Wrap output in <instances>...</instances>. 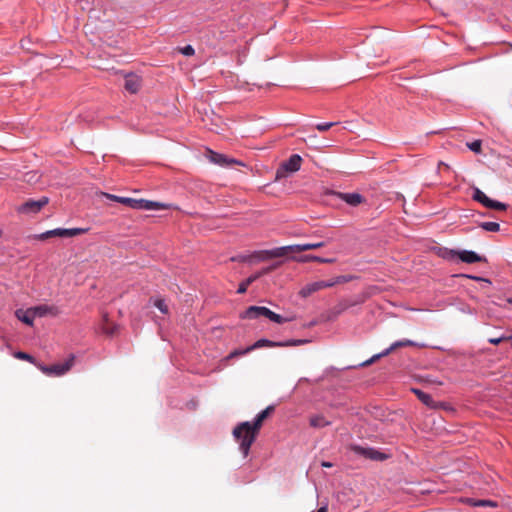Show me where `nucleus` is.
<instances>
[{
  "mask_svg": "<svg viewBox=\"0 0 512 512\" xmlns=\"http://www.w3.org/2000/svg\"><path fill=\"white\" fill-rule=\"evenodd\" d=\"M131 192L137 193V192H141V190L138 188H133V189H131Z\"/></svg>",
  "mask_w": 512,
  "mask_h": 512,
  "instance_id": "obj_45",
  "label": "nucleus"
},
{
  "mask_svg": "<svg viewBox=\"0 0 512 512\" xmlns=\"http://www.w3.org/2000/svg\"><path fill=\"white\" fill-rule=\"evenodd\" d=\"M458 258L465 263H476L481 262L483 259L480 255H478L476 252L471 250H462L458 253Z\"/></svg>",
  "mask_w": 512,
  "mask_h": 512,
  "instance_id": "obj_15",
  "label": "nucleus"
},
{
  "mask_svg": "<svg viewBox=\"0 0 512 512\" xmlns=\"http://www.w3.org/2000/svg\"><path fill=\"white\" fill-rule=\"evenodd\" d=\"M267 318L275 323H278V324H282V323L290 322V321L294 320V317H283L279 314H276L275 312H273L271 310H270Z\"/></svg>",
  "mask_w": 512,
  "mask_h": 512,
  "instance_id": "obj_24",
  "label": "nucleus"
},
{
  "mask_svg": "<svg viewBox=\"0 0 512 512\" xmlns=\"http://www.w3.org/2000/svg\"><path fill=\"white\" fill-rule=\"evenodd\" d=\"M318 247H320V243L289 245L278 247L271 250L255 251L252 254H250V258H252V262H260L273 258L284 257L287 256L289 253H299L305 250L315 249Z\"/></svg>",
  "mask_w": 512,
  "mask_h": 512,
  "instance_id": "obj_1",
  "label": "nucleus"
},
{
  "mask_svg": "<svg viewBox=\"0 0 512 512\" xmlns=\"http://www.w3.org/2000/svg\"><path fill=\"white\" fill-rule=\"evenodd\" d=\"M297 260L300 261V262H307L309 260H319V258L318 257L303 256V257L298 258Z\"/></svg>",
  "mask_w": 512,
  "mask_h": 512,
  "instance_id": "obj_41",
  "label": "nucleus"
},
{
  "mask_svg": "<svg viewBox=\"0 0 512 512\" xmlns=\"http://www.w3.org/2000/svg\"><path fill=\"white\" fill-rule=\"evenodd\" d=\"M302 340H293V341H287V342H273L267 339H260L256 341L253 345L250 346V349L253 351L258 348L262 347H285V346H291V345H299L303 343Z\"/></svg>",
  "mask_w": 512,
  "mask_h": 512,
  "instance_id": "obj_11",
  "label": "nucleus"
},
{
  "mask_svg": "<svg viewBox=\"0 0 512 512\" xmlns=\"http://www.w3.org/2000/svg\"><path fill=\"white\" fill-rule=\"evenodd\" d=\"M337 125V123L328 122V123H322V134L327 132L331 127Z\"/></svg>",
  "mask_w": 512,
  "mask_h": 512,
  "instance_id": "obj_40",
  "label": "nucleus"
},
{
  "mask_svg": "<svg viewBox=\"0 0 512 512\" xmlns=\"http://www.w3.org/2000/svg\"><path fill=\"white\" fill-rule=\"evenodd\" d=\"M302 157L299 154H292L288 159L284 160L276 171V178L287 177L297 172L301 168Z\"/></svg>",
  "mask_w": 512,
  "mask_h": 512,
  "instance_id": "obj_3",
  "label": "nucleus"
},
{
  "mask_svg": "<svg viewBox=\"0 0 512 512\" xmlns=\"http://www.w3.org/2000/svg\"><path fill=\"white\" fill-rule=\"evenodd\" d=\"M360 453L366 458L376 461H383L387 458V455L374 448H360Z\"/></svg>",
  "mask_w": 512,
  "mask_h": 512,
  "instance_id": "obj_16",
  "label": "nucleus"
},
{
  "mask_svg": "<svg viewBox=\"0 0 512 512\" xmlns=\"http://www.w3.org/2000/svg\"><path fill=\"white\" fill-rule=\"evenodd\" d=\"M258 434L259 432L254 431V428L248 421L242 422L234 428L233 436L239 443V449L243 453L244 457L248 455L250 447L256 440Z\"/></svg>",
  "mask_w": 512,
  "mask_h": 512,
  "instance_id": "obj_2",
  "label": "nucleus"
},
{
  "mask_svg": "<svg viewBox=\"0 0 512 512\" xmlns=\"http://www.w3.org/2000/svg\"><path fill=\"white\" fill-rule=\"evenodd\" d=\"M270 309L264 306H250L246 309V311L241 315L242 318L247 319H256L261 316L268 317Z\"/></svg>",
  "mask_w": 512,
  "mask_h": 512,
  "instance_id": "obj_12",
  "label": "nucleus"
},
{
  "mask_svg": "<svg viewBox=\"0 0 512 512\" xmlns=\"http://www.w3.org/2000/svg\"><path fill=\"white\" fill-rule=\"evenodd\" d=\"M507 338H508V339H512V335H511V336H509V337H507Z\"/></svg>",
  "mask_w": 512,
  "mask_h": 512,
  "instance_id": "obj_53",
  "label": "nucleus"
},
{
  "mask_svg": "<svg viewBox=\"0 0 512 512\" xmlns=\"http://www.w3.org/2000/svg\"><path fill=\"white\" fill-rule=\"evenodd\" d=\"M206 157L209 160V162L223 168H232L234 165H244L243 162L240 160L228 157L227 155L215 152L211 149H207Z\"/></svg>",
  "mask_w": 512,
  "mask_h": 512,
  "instance_id": "obj_6",
  "label": "nucleus"
},
{
  "mask_svg": "<svg viewBox=\"0 0 512 512\" xmlns=\"http://www.w3.org/2000/svg\"><path fill=\"white\" fill-rule=\"evenodd\" d=\"M107 199L111 200V201H116V202H119L123 205H126L127 204V201L130 197H119L117 196L116 194H103Z\"/></svg>",
  "mask_w": 512,
  "mask_h": 512,
  "instance_id": "obj_29",
  "label": "nucleus"
},
{
  "mask_svg": "<svg viewBox=\"0 0 512 512\" xmlns=\"http://www.w3.org/2000/svg\"><path fill=\"white\" fill-rule=\"evenodd\" d=\"M95 192L101 193L102 191L99 188H97Z\"/></svg>",
  "mask_w": 512,
  "mask_h": 512,
  "instance_id": "obj_51",
  "label": "nucleus"
},
{
  "mask_svg": "<svg viewBox=\"0 0 512 512\" xmlns=\"http://www.w3.org/2000/svg\"><path fill=\"white\" fill-rule=\"evenodd\" d=\"M504 340H508V338L505 337V336H501V337H498V338H490L489 339V343L494 344V345H498V344H500Z\"/></svg>",
  "mask_w": 512,
  "mask_h": 512,
  "instance_id": "obj_38",
  "label": "nucleus"
},
{
  "mask_svg": "<svg viewBox=\"0 0 512 512\" xmlns=\"http://www.w3.org/2000/svg\"><path fill=\"white\" fill-rule=\"evenodd\" d=\"M468 503L471 506L479 507V506H496V504L491 500H475V499H468Z\"/></svg>",
  "mask_w": 512,
  "mask_h": 512,
  "instance_id": "obj_26",
  "label": "nucleus"
},
{
  "mask_svg": "<svg viewBox=\"0 0 512 512\" xmlns=\"http://www.w3.org/2000/svg\"><path fill=\"white\" fill-rule=\"evenodd\" d=\"M315 512H320V509H318V510H317V511H315Z\"/></svg>",
  "mask_w": 512,
  "mask_h": 512,
  "instance_id": "obj_54",
  "label": "nucleus"
},
{
  "mask_svg": "<svg viewBox=\"0 0 512 512\" xmlns=\"http://www.w3.org/2000/svg\"><path fill=\"white\" fill-rule=\"evenodd\" d=\"M15 315L16 317L22 321L23 323L29 325V326H32L33 325V321L35 319V315L33 313V310L32 308H29L27 310H23V309H18L16 312H15Z\"/></svg>",
  "mask_w": 512,
  "mask_h": 512,
  "instance_id": "obj_17",
  "label": "nucleus"
},
{
  "mask_svg": "<svg viewBox=\"0 0 512 512\" xmlns=\"http://www.w3.org/2000/svg\"><path fill=\"white\" fill-rule=\"evenodd\" d=\"M329 424H330L329 422H324V421L322 420L321 427L323 428L324 426L329 425Z\"/></svg>",
  "mask_w": 512,
  "mask_h": 512,
  "instance_id": "obj_47",
  "label": "nucleus"
},
{
  "mask_svg": "<svg viewBox=\"0 0 512 512\" xmlns=\"http://www.w3.org/2000/svg\"><path fill=\"white\" fill-rule=\"evenodd\" d=\"M101 329H102L103 333H105L107 335H113L117 330L116 325H114L113 323H111L109 321L107 314L103 315V323H102Z\"/></svg>",
  "mask_w": 512,
  "mask_h": 512,
  "instance_id": "obj_22",
  "label": "nucleus"
},
{
  "mask_svg": "<svg viewBox=\"0 0 512 512\" xmlns=\"http://www.w3.org/2000/svg\"><path fill=\"white\" fill-rule=\"evenodd\" d=\"M86 232H87V229H85V228H72V229L57 228V229L46 231L41 234L34 235L33 238L44 241L51 237H74L77 235L84 234Z\"/></svg>",
  "mask_w": 512,
  "mask_h": 512,
  "instance_id": "obj_5",
  "label": "nucleus"
},
{
  "mask_svg": "<svg viewBox=\"0 0 512 512\" xmlns=\"http://www.w3.org/2000/svg\"><path fill=\"white\" fill-rule=\"evenodd\" d=\"M316 129L320 130V124H316Z\"/></svg>",
  "mask_w": 512,
  "mask_h": 512,
  "instance_id": "obj_49",
  "label": "nucleus"
},
{
  "mask_svg": "<svg viewBox=\"0 0 512 512\" xmlns=\"http://www.w3.org/2000/svg\"><path fill=\"white\" fill-rule=\"evenodd\" d=\"M465 277H467L469 279H472V280H475V281H482V282H486L488 284H491V281L489 279L483 278V277H480V276L465 275Z\"/></svg>",
  "mask_w": 512,
  "mask_h": 512,
  "instance_id": "obj_37",
  "label": "nucleus"
},
{
  "mask_svg": "<svg viewBox=\"0 0 512 512\" xmlns=\"http://www.w3.org/2000/svg\"><path fill=\"white\" fill-rule=\"evenodd\" d=\"M342 280H344L343 277H337V279L335 281H322L321 285H322V288L323 287H332L335 283H338Z\"/></svg>",
  "mask_w": 512,
  "mask_h": 512,
  "instance_id": "obj_36",
  "label": "nucleus"
},
{
  "mask_svg": "<svg viewBox=\"0 0 512 512\" xmlns=\"http://www.w3.org/2000/svg\"><path fill=\"white\" fill-rule=\"evenodd\" d=\"M331 466H332L331 463L322 461V467H331Z\"/></svg>",
  "mask_w": 512,
  "mask_h": 512,
  "instance_id": "obj_43",
  "label": "nucleus"
},
{
  "mask_svg": "<svg viewBox=\"0 0 512 512\" xmlns=\"http://www.w3.org/2000/svg\"><path fill=\"white\" fill-rule=\"evenodd\" d=\"M126 206L139 210H162L173 207V205L169 203L134 198H129Z\"/></svg>",
  "mask_w": 512,
  "mask_h": 512,
  "instance_id": "obj_4",
  "label": "nucleus"
},
{
  "mask_svg": "<svg viewBox=\"0 0 512 512\" xmlns=\"http://www.w3.org/2000/svg\"><path fill=\"white\" fill-rule=\"evenodd\" d=\"M319 289H320V283L319 282L310 283V284H307L305 287H303L299 291V295L301 297H303V298H307L311 294L317 292Z\"/></svg>",
  "mask_w": 512,
  "mask_h": 512,
  "instance_id": "obj_21",
  "label": "nucleus"
},
{
  "mask_svg": "<svg viewBox=\"0 0 512 512\" xmlns=\"http://www.w3.org/2000/svg\"><path fill=\"white\" fill-rule=\"evenodd\" d=\"M413 345H415V343L411 340L395 341L394 343H392L390 345V347L386 348L385 350H383L382 352H380L378 354L373 355L370 359L363 361L362 363L358 364L356 367L368 366V365L374 363L376 360H378L384 356H387L388 354H390L392 351H394L395 349H397L399 347L413 346Z\"/></svg>",
  "mask_w": 512,
  "mask_h": 512,
  "instance_id": "obj_8",
  "label": "nucleus"
},
{
  "mask_svg": "<svg viewBox=\"0 0 512 512\" xmlns=\"http://www.w3.org/2000/svg\"><path fill=\"white\" fill-rule=\"evenodd\" d=\"M33 313L36 317H43L46 315L56 316L58 314V308L55 306L39 305L32 307Z\"/></svg>",
  "mask_w": 512,
  "mask_h": 512,
  "instance_id": "obj_14",
  "label": "nucleus"
},
{
  "mask_svg": "<svg viewBox=\"0 0 512 512\" xmlns=\"http://www.w3.org/2000/svg\"><path fill=\"white\" fill-rule=\"evenodd\" d=\"M458 253L459 251H456V250H452V249H445V251L442 253V257L445 258V259H449V260H452L454 259L456 256L458 257Z\"/></svg>",
  "mask_w": 512,
  "mask_h": 512,
  "instance_id": "obj_32",
  "label": "nucleus"
},
{
  "mask_svg": "<svg viewBox=\"0 0 512 512\" xmlns=\"http://www.w3.org/2000/svg\"><path fill=\"white\" fill-rule=\"evenodd\" d=\"M473 200L481 203L484 207L497 211H504L507 209V205L503 202L491 199L487 194H472Z\"/></svg>",
  "mask_w": 512,
  "mask_h": 512,
  "instance_id": "obj_10",
  "label": "nucleus"
},
{
  "mask_svg": "<svg viewBox=\"0 0 512 512\" xmlns=\"http://www.w3.org/2000/svg\"><path fill=\"white\" fill-rule=\"evenodd\" d=\"M233 261H239V262H252V258H250L249 255H239L237 257L232 258Z\"/></svg>",
  "mask_w": 512,
  "mask_h": 512,
  "instance_id": "obj_35",
  "label": "nucleus"
},
{
  "mask_svg": "<svg viewBox=\"0 0 512 512\" xmlns=\"http://www.w3.org/2000/svg\"><path fill=\"white\" fill-rule=\"evenodd\" d=\"M154 306L158 308L163 314L168 313V306L163 299L154 300Z\"/></svg>",
  "mask_w": 512,
  "mask_h": 512,
  "instance_id": "obj_30",
  "label": "nucleus"
},
{
  "mask_svg": "<svg viewBox=\"0 0 512 512\" xmlns=\"http://www.w3.org/2000/svg\"><path fill=\"white\" fill-rule=\"evenodd\" d=\"M322 138H324L322 136ZM332 144L329 142V141H325L324 139H322V148H327V147H331Z\"/></svg>",
  "mask_w": 512,
  "mask_h": 512,
  "instance_id": "obj_42",
  "label": "nucleus"
},
{
  "mask_svg": "<svg viewBox=\"0 0 512 512\" xmlns=\"http://www.w3.org/2000/svg\"><path fill=\"white\" fill-rule=\"evenodd\" d=\"M274 410L275 406L270 405L256 415L253 423H251V426L254 428V431H260L264 421L274 412Z\"/></svg>",
  "mask_w": 512,
  "mask_h": 512,
  "instance_id": "obj_13",
  "label": "nucleus"
},
{
  "mask_svg": "<svg viewBox=\"0 0 512 512\" xmlns=\"http://www.w3.org/2000/svg\"><path fill=\"white\" fill-rule=\"evenodd\" d=\"M467 146L471 151H473L475 153H480L481 147H482V142H481V140H475L471 143H468Z\"/></svg>",
  "mask_w": 512,
  "mask_h": 512,
  "instance_id": "obj_31",
  "label": "nucleus"
},
{
  "mask_svg": "<svg viewBox=\"0 0 512 512\" xmlns=\"http://www.w3.org/2000/svg\"><path fill=\"white\" fill-rule=\"evenodd\" d=\"M327 508H328V505H327V504H323V503H322L321 511H322V512H327Z\"/></svg>",
  "mask_w": 512,
  "mask_h": 512,
  "instance_id": "obj_44",
  "label": "nucleus"
},
{
  "mask_svg": "<svg viewBox=\"0 0 512 512\" xmlns=\"http://www.w3.org/2000/svg\"><path fill=\"white\" fill-rule=\"evenodd\" d=\"M260 277V274H254L250 277H248L245 281L239 284L237 292L239 294H243L247 291V288L250 284H252L254 281H256Z\"/></svg>",
  "mask_w": 512,
  "mask_h": 512,
  "instance_id": "obj_23",
  "label": "nucleus"
},
{
  "mask_svg": "<svg viewBox=\"0 0 512 512\" xmlns=\"http://www.w3.org/2000/svg\"><path fill=\"white\" fill-rule=\"evenodd\" d=\"M321 262L324 263V262H331V259H325V258H322L321 259Z\"/></svg>",
  "mask_w": 512,
  "mask_h": 512,
  "instance_id": "obj_46",
  "label": "nucleus"
},
{
  "mask_svg": "<svg viewBox=\"0 0 512 512\" xmlns=\"http://www.w3.org/2000/svg\"><path fill=\"white\" fill-rule=\"evenodd\" d=\"M14 357L17 359H20V360H25L30 363L36 364L35 358L33 356H31L28 353L22 352V351L15 352Z\"/></svg>",
  "mask_w": 512,
  "mask_h": 512,
  "instance_id": "obj_27",
  "label": "nucleus"
},
{
  "mask_svg": "<svg viewBox=\"0 0 512 512\" xmlns=\"http://www.w3.org/2000/svg\"><path fill=\"white\" fill-rule=\"evenodd\" d=\"M350 206H357L363 202L362 194H335Z\"/></svg>",
  "mask_w": 512,
  "mask_h": 512,
  "instance_id": "obj_18",
  "label": "nucleus"
},
{
  "mask_svg": "<svg viewBox=\"0 0 512 512\" xmlns=\"http://www.w3.org/2000/svg\"><path fill=\"white\" fill-rule=\"evenodd\" d=\"M49 203L48 197H42L39 200H28L17 207V212L26 215L38 213L44 206Z\"/></svg>",
  "mask_w": 512,
  "mask_h": 512,
  "instance_id": "obj_9",
  "label": "nucleus"
},
{
  "mask_svg": "<svg viewBox=\"0 0 512 512\" xmlns=\"http://www.w3.org/2000/svg\"><path fill=\"white\" fill-rule=\"evenodd\" d=\"M507 302H508L509 304H512V297L508 298V299H507Z\"/></svg>",
  "mask_w": 512,
  "mask_h": 512,
  "instance_id": "obj_48",
  "label": "nucleus"
},
{
  "mask_svg": "<svg viewBox=\"0 0 512 512\" xmlns=\"http://www.w3.org/2000/svg\"><path fill=\"white\" fill-rule=\"evenodd\" d=\"M124 87L127 91L136 93L140 88L139 78L133 75L126 76Z\"/></svg>",
  "mask_w": 512,
  "mask_h": 512,
  "instance_id": "obj_19",
  "label": "nucleus"
},
{
  "mask_svg": "<svg viewBox=\"0 0 512 512\" xmlns=\"http://www.w3.org/2000/svg\"><path fill=\"white\" fill-rule=\"evenodd\" d=\"M74 364V356L71 355L65 362L56 363L51 366H45L42 364L37 365V367L48 376H62L67 373Z\"/></svg>",
  "mask_w": 512,
  "mask_h": 512,
  "instance_id": "obj_7",
  "label": "nucleus"
},
{
  "mask_svg": "<svg viewBox=\"0 0 512 512\" xmlns=\"http://www.w3.org/2000/svg\"><path fill=\"white\" fill-rule=\"evenodd\" d=\"M279 266V263L277 264H274L272 266H269V267H266V268H263L261 271H259L257 274H260V277L263 276V275H266L268 273H270L271 271H273L274 269H276L277 267Z\"/></svg>",
  "mask_w": 512,
  "mask_h": 512,
  "instance_id": "obj_34",
  "label": "nucleus"
},
{
  "mask_svg": "<svg viewBox=\"0 0 512 512\" xmlns=\"http://www.w3.org/2000/svg\"><path fill=\"white\" fill-rule=\"evenodd\" d=\"M412 392L418 397V399L428 407H434V400L432 396L420 389L413 388Z\"/></svg>",
  "mask_w": 512,
  "mask_h": 512,
  "instance_id": "obj_20",
  "label": "nucleus"
},
{
  "mask_svg": "<svg viewBox=\"0 0 512 512\" xmlns=\"http://www.w3.org/2000/svg\"><path fill=\"white\" fill-rule=\"evenodd\" d=\"M480 227L489 232H498L500 230V224L497 222H482Z\"/></svg>",
  "mask_w": 512,
  "mask_h": 512,
  "instance_id": "obj_25",
  "label": "nucleus"
},
{
  "mask_svg": "<svg viewBox=\"0 0 512 512\" xmlns=\"http://www.w3.org/2000/svg\"><path fill=\"white\" fill-rule=\"evenodd\" d=\"M181 53L184 56H193L195 54V50L191 45H186L181 49Z\"/></svg>",
  "mask_w": 512,
  "mask_h": 512,
  "instance_id": "obj_33",
  "label": "nucleus"
},
{
  "mask_svg": "<svg viewBox=\"0 0 512 512\" xmlns=\"http://www.w3.org/2000/svg\"><path fill=\"white\" fill-rule=\"evenodd\" d=\"M3 235V231L0 229V238L2 237Z\"/></svg>",
  "mask_w": 512,
  "mask_h": 512,
  "instance_id": "obj_52",
  "label": "nucleus"
},
{
  "mask_svg": "<svg viewBox=\"0 0 512 512\" xmlns=\"http://www.w3.org/2000/svg\"><path fill=\"white\" fill-rule=\"evenodd\" d=\"M310 425L312 427H318L320 425V417L319 416H312L310 418Z\"/></svg>",
  "mask_w": 512,
  "mask_h": 512,
  "instance_id": "obj_39",
  "label": "nucleus"
},
{
  "mask_svg": "<svg viewBox=\"0 0 512 512\" xmlns=\"http://www.w3.org/2000/svg\"><path fill=\"white\" fill-rule=\"evenodd\" d=\"M252 350L250 349V346L245 348V349H235L234 351H232L227 357L226 359L229 360V359H233L235 357H238V356H243L249 352H251Z\"/></svg>",
  "mask_w": 512,
  "mask_h": 512,
  "instance_id": "obj_28",
  "label": "nucleus"
},
{
  "mask_svg": "<svg viewBox=\"0 0 512 512\" xmlns=\"http://www.w3.org/2000/svg\"><path fill=\"white\" fill-rule=\"evenodd\" d=\"M474 192L479 193V192H481V190H479L478 188H476Z\"/></svg>",
  "mask_w": 512,
  "mask_h": 512,
  "instance_id": "obj_50",
  "label": "nucleus"
}]
</instances>
